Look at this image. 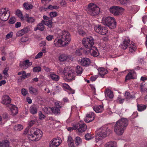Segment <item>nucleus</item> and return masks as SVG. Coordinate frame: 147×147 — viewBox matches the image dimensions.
<instances>
[{
  "instance_id": "54",
  "label": "nucleus",
  "mask_w": 147,
  "mask_h": 147,
  "mask_svg": "<svg viewBox=\"0 0 147 147\" xmlns=\"http://www.w3.org/2000/svg\"><path fill=\"white\" fill-rule=\"evenodd\" d=\"M59 8V7L58 6H52L51 5H49L48 8V9H57Z\"/></svg>"
},
{
  "instance_id": "33",
  "label": "nucleus",
  "mask_w": 147,
  "mask_h": 147,
  "mask_svg": "<svg viewBox=\"0 0 147 147\" xmlns=\"http://www.w3.org/2000/svg\"><path fill=\"white\" fill-rule=\"evenodd\" d=\"M50 78L53 81H57L59 79V76L54 73H51L50 75Z\"/></svg>"
},
{
  "instance_id": "49",
  "label": "nucleus",
  "mask_w": 147,
  "mask_h": 147,
  "mask_svg": "<svg viewBox=\"0 0 147 147\" xmlns=\"http://www.w3.org/2000/svg\"><path fill=\"white\" fill-rule=\"evenodd\" d=\"M93 138V136L90 133H88L85 135V138L86 140L92 139Z\"/></svg>"
},
{
  "instance_id": "57",
  "label": "nucleus",
  "mask_w": 147,
  "mask_h": 147,
  "mask_svg": "<svg viewBox=\"0 0 147 147\" xmlns=\"http://www.w3.org/2000/svg\"><path fill=\"white\" fill-rule=\"evenodd\" d=\"M13 35V32H10L7 34L6 36V39H7L12 37Z\"/></svg>"
},
{
  "instance_id": "26",
  "label": "nucleus",
  "mask_w": 147,
  "mask_h": 147,
  "mask_svg": "<svg viewBox=\"0 0 147 147\" xmlns=\"http://www.w3.org/2000/svg\"><path fill=\"white\" fill-rule=\"evenodd\" d=\"M93 110L96 113H101L104 110L103 107L101 105L96 106L93 107Z\"/></svg>"
},
{
  "instance_id": "8",
  "label": "nucleus",
  "mask_w": 147,
  "mask_h": 147,
  "mask_svg": "<svg viewBox=\"0 0 147 147\" xmlns=\"http://www.w3.org/2000/svg\"><path fill=\"white\" fill-rule=\"evenodd\" d=\"M128 125V121L125 118H122L117 121L115 125V129H123Z\"/></svg>"
},
{
  "instance_id": "38",
  "label": "nucleus",
  "mask_w": 147,
  "mask_h": 147,
  "mask_svg": "<svg viewBox=\"0 0 147 147\" xmlns=\"http://www.w3.org/2000/svg\"><path fill=\"white\" fill-rule=\"evenodd\" d=\"M84 28L80 26L78 28V32L79 34L82 36H85L86 34V32L83 30Z\"/></svg>"
},
{
  "instance_id": "40",
  "label": "nucleus",
  "mask_w": 147,
  "mask_h": 147,
  "mask_svg": "<svg viewBox=\"0 0 147 147\" xmlns=\"http://www.w3.org/2000/svg\"><path fill=\"white\" fill-rule=\"evenodd\" d=\"M117 3L121 5L125 6L128 3L129 0H117Z\"/></svg>"
},
{
  "instance_id": "2",
  "label": "nucleus",
  "mask_w": 147,
  "mask_h": 147,
  "mask_svg": "<svg viewBox=\"0 0 147 147\" xmlns=\"http://www.w3.org/2000/svg\"><path fill=\"white\" fill-rule=\"evenodd\" d=\"M30 129H26L24 134L28 133L29 139L32 141H37L41 138L42 136V132L40 129H36V131L32 132Z\"/></svg>"
},
{
  "instance_id": "60",
  "label": "nucleus",
  "mask_w": 147,
  "mask_h": 147,
  "mask_svg": "<svg viewBox=\"0 0 147 147\" xmlns=\"http://www.w3.org/2000/svg\"><path fill=\"white\" fill-rule=\"evenodd\" d=\"M22 94L24 96H25L28 93V91L25 89L23 88L21 90Z\"/></svg>"
},
{
  "instance_id": "24",
  "label": "nucleus",
  "mask_w": 147,
  "mask_h": 147,
  "mask_svg": "<svg viewBox=\"0 0 147 147\" xmlns=\"http://www.w3.org/2000/svg\"><path fill=\"white\" fill-rule=\"evenodd\" d=\"M105 93L106 97L107 96L111 99L113 98L114 95L111 90L109 88L106 89L105 91Z\"/></svg>"
},
{
  "instance_id": "7",
  "label": "nucleus",
  "mask_w": 147,
  "mask_h": 147,
  "mask_svg": "<svg viewBox=\"0 0 147 147\" xmlns=\"http://www.w3.org/2000/svg\"><path fill=\"white\" fill-rule=\"evenodd\" d=\"M82 43L86 48L89 49L94 46V40L91 36L84 38L82 40Z\"/></svg>"
},
{
  "instance_id": "11",
  "label": "nucleus",
  "mask_w": 147,
  "mask_h": 147,
  "mask_svg": "<svg viewBox=\"0 0 147 147\" xmlns=\"http://www.w3.org/2000/svg\"><path fill=\"white\" fill-rule=\"evenodd\" d=\"M87 54H89L93 57H97L99 55V53L97 48L94 46L89 49V50H87Z\"/></svg>"
},
{
  "instance_id": "20",
  "label": "nucleus",
  "mask_w": 147,
  "mask_h": 147,
  "mask_svg": "<svg viewBox=\"0 0 147 147\" xmlns=\"http://www.w3.org/2000/svg\"><path fill=\"white\" fill-rule=\"evenodd\" d=\"M80 63L81 65L87 67L90 63V60L89 58H84L81 59Z\"/></svg>"
},
{
  "instance_id": "41",
  "label": "nucleus",
  "mask_w": 147,
  "mask_h": 147,
  "mask_svg": "<svg viewBox=\"0 0 147 147\" xmlns=\"http://www.w3.org/2000/svg\"><path fill=\"white\" fill-rule=\"evenodd\" d=\"M74 141L75 143L77 146H78L82 144V140L79 137H76L75 138Z\"/></svg>"
},
{
  "instance_id": "1",
  "label": "nucleus",
  "mask_w": 147,
  "mask_h": 147,
  "mask_svg": "<svg viewBox=\"0 0 147 147\" xmlns=\"http://www.w3.org/2000/svg\"><path fill=\"white\" fill-rule=\"evenodd\" d=\"M59 39H56L54 45L57 47L66 46L68 45L71 40L70 34L67 31H62L59 35Z\"/></svg>"
},
{
  "instance_id": "21",
  "label": "nucleus",
  "mask_w": 147,
  "mask_h": 147,
  "mask_svg": "<svg viewBox=\"0 0 147 147\" xmlns=\"http://www.w3.org/2000/svg\"><path fill=\"white\" fill-rule=\"evenodd\" d=\"M130 40L128 37L126 38L124 40L123 43L121 44L120 45L121 48L125 49H126L128 46L129 45Z\"/></svg>"
},
{
  "instance_id": "15",
  "label": "nucleus",
  "mask_w": 147,
  "mask_h": 147,
  "mask_svg": "<svg viewBox=\"0 0 147 147\" xmlns=\"http://www.w3.org/2000/svg\"><path fill=\"white\" fill-rule=\"evenodd\" d=\"M59 108L56 107H54L51 108L50 107H48L46 108L48 110L46 113L47 114L50 113V111H52V112L56 115L59 114L60 113V111Z\"/></svg>"
},
{
  "instance_id": "61",
  "label": "nucleus",
  "mask_w": 147,
  "mask_h": 147,
  "mask_svg": "<svg viewBox=\"0 0 147 147\" xmlns=\"http://www.w3.org/2000/svg\"><path fill=\"white\" fill-rule=\"evenodd\" d=\"M43 54L41 52H39L35 57V59H38L41 58Z\"/></svg>"
},
{
  "instance_id": "47",
  "label": "nucleus",
  "mask_w": 147,
  "mask_h": 147,
  "mask_svg": "<svg viewBox=\"0 0 147 147\" xmlns=\"http://www.w3.org/2000/svg\"><path fill=\"white\" fill-rule=\"evenodd\" d=\"M42 22L44 23V24L47 25L49 27H51L52 26V22L51 20H49L48 21H42Z\"/></svg>"
},
{
  "instance_id": "6",
  "label": "nucleus",
  "mask_w": 147,
  "mask_h": 147,
  "mask_svg": "<svg viewBox=\"0 0 147 147\" xmlns=\"http://www.w3.org/2000/svg\"><path fill=\"white\" fill-rule=\"evenodd\" d=\"M110 12L115 16L122 15L125 10L123 8L118 6H113L109 9Z\"/></svg>"
},
{
  "instance_id": "10",
  "label": "nucleus",
  "mask_w": 147,
  "mask_h": 147,
  "mask_svg": "<svg viewBox=\"0 0 147 147\" xmlns=\"http://www.w3.org/2000/svg\"><path fill=\"white\" fill-rule=\"evenodd\" d=\"M94 29L96 32L102 35L106 34L108 32L106 27H102L100 25L94 26Z\"/></svg>"
},
{
  "instance_id": "46",
  "label": "nucleus",
  "mask_w": 147,
  "mask_h": 147,
  "mask_svg": "<svg viewBox=\"0 0 147 147\" xmlns=\"http://www.w3.org/2000/svg\"><path fill=\"white\" fill-rule=\"evenodd\" d=\"M116 134L118 135H122L124 132L123 129H114Z\"/></svg>"
},
{
  "instance_id": "9",
  "label": "nucleus",
  "mask_w": 147,
  "mask_h": 147,
  "mask_svg": "<svg viewBox=\"0 0 147 147\" xmlns=\"http://www.w3.org/2000/svg\"><path fill=\"white\" fill-rule=\"evenodd\" d=\"M10 15L9 11L7 8L0 9V19L3 21L7 20Z\"/></svg>"
},
{
  "instance_id": "28",
  "label": "nucleus",
  "mask_w": 147,
  "mask_h": 147,
  "mask_svg": "<svg viewBox=\"0 0 147 147\" xmlns=\"http://www.w3.org/2000/svg\"><path fill=\"white\" fill-rule=\"evenodd\" d=\"M83 52L87 54V49L86 50L85 49L82 48H81L80 49H78L76 50L75 53L76 55L80 56L82 55Z\"/></svg>"
},
{
  "instance_id": "3",
  "label": "nucleus",
  "mask_w": 147,
  "mask_h": 147,
  "mask_svg": "<svg viewBox=\"0 0 147 147\" xmlns=\"http://www.w3.org/2000/svg\"><path fill=\"white\" fill-rule=\"evenodd\" d=\"M101 22L111 29H113L116 27V22L115 18L113 17H104L102 20Z\"/></svg>"
},
{
  "instance_id": "56",
  "label": "nucleus",
  "mask_w": 147,
  "mask_h": 147,
  "mask_svg": "<svg viewBox=\"0 0 147 147\" xmlns=\"http://www.w3.org/2000/svg\"><path fill=\"white\" fill-rule=\"evenodd\" d=\"M49 15L51 18H53L57 16V13L56 12H52L50 13Z\"/></svg>"
},
{
  "instance_id": "39",
  "label": "nucleus",
  "mask_w": 147,
  "mask_h": 147,
  "mask_svg": "<svg viewBox=\"0 0 147 147\" xmlns=\"http://www.w3.org/2000/svg\"><path fill=\"white\" fill-rule=\"evenodd\" d=\"M29 89L30 92L32 94L36 95L38 93L37 90L32 86L30 87Z\"/></svg>"
},
{
  "instance_id": "30",
  "label": "nucleus",
  "mask_w": 147,
  "mask_h": 147,
  "mask_svg": "<svg viewBox=\"0 0 147 147\" xmlns=\"http://www.w3.org/2000/svg\"><path fill=\"white\" fill-rule=\"evenodd\" d=\"M62 86L64 89L70 91L69 93V94H74L75 93V91L71 89L69 85L66 83H63L62 84Z\"/></svg>"
},
{
  "instance_id": "29",
  "label": "nucleus",
  "mask_w": 147,
  "mask_h": 147,
  "mask_svg": "<svg viewBox=\"0 0 147 147\" xmlns=\"http://www.w3.org/2000/svg\"><path fill=\"white\" fill-rule=\"evenodd\" d=\"M9 145L10 142L7 140L0 141V147H8Z\"/></svg>"
},
{
  "instance_id": "31",
  "label": "nucleus",
  "mask_w": 147,
  "mask_h": 147,
  "mask_svg": "<svg viewBox=\"0 0 147 147\" xmlns=\"http://www.w3.org/2000/svg\"><path fill=\"white\" fill-rule=\"evenodd\" d=\"M29 110L31 114H35L37 112V109L36 106L32 105L30 107Z\"/></svg>"
},
{
  "instance_id": "25",
  "label": "nucleus",
  "mask_w": 147,
  "mask_h": 147,
  "mask_svg": "<svg viewBox=\"0 0 147 147\" xmlns=\"http://www.w3.org/2000/svg\"><path fill=\"white\" fill-rule=\"evenodd\" d=\"M25 18L26 21L29 23H32L34 22L35 21V19L34 18L30 17L29 15L28 14H26L24 16Z\"/></svg>"
},
{
  "instance_id": "35",
  "label": "nucleus",
  "mask_w": 147,
  "mask_h": 147,
  "mask_svg": "<svg viewBox=\"0 0 147 147\" xmlns=\"http://www.w3.org/2000/svg\"><path fill=\"white\" fill-rule=\"evenodd\" d=\"M67 58V56L66 54H62L60 55L59 59L60 61L63 62L65 61Z\"/></svg>"
},
{
  "instance_id": "63",
  "label": "nucleus",
  "mask_w": 147,
  "mask_h": 147,
  "mask_svg": "<svg viewBox=\"0 0 147 147\" xmlns=\"http://www.w3.org/2000/svg\"><path fill=\"white\" fill-rule=\"evenodd\" d=\"M74 142V140L72 139V137L69 136L68 137V139H67V143H69L70 142Z\"/></svg>"
},
{
  "instance_id": "59",
  "label": "nucleus",
  "mask_w": 147,
  "mask_h": 147,
  "mask_svg": "<svg viewBox=\"0 0 147 147\" xmlns=\"http://www.w3.org/2000/svg\"><path fill=\"white\" fill-rule=\"evenodd\" d=\"M54 38L53 36L49 35L46 37V39L48 41L51 40Z\"/></svg>"
},
{
  "instance_id": "48",
  "label": "nucleus",
  "mask_w": 147,
  "mask_h": 147,
  "mask_svg": "<svg viewBox=\"0 0 147 147\" xmlns=\"http://www.w3.org/2000/svg\"><path fill=\"white\" fill-rule=\"evenodd\" d=\"M24 6L27 10L30 9L32 8L33 6L32 5L25 3L24 4Z\"/></svg>"
},
{
  "instance_id": "27",
  "label": "nucleus",
  "mask_w": 147,
  "mask_h": 147,
  "mask_svg": "<svg viewBox=\"0 0 147 147\" xmlns=\"http://www.w3.org/2000/svg\"><path fill=\"white\" fill-rule=\"evenodd\" d=\"M98 71L99 74L102 78H103L104 76L107 73V70L103 67L99 68L98 69Z\"/></svg>"
},
{
  "instance_id": "18",
  "label": "nucleus",
  "mask_w": 147,
  "mask_h": 147,
  "mask_svg": "<svg viewBox=\"0 0 147 147\" xmlns=\"http://www.w3.org/2000/svg\"><path fill=\"white\" fill-rule=\"evenodd\" d=\"M8 107L11 111L12 115H15L18 113V108L14 105L11 104H9Z\"/></svg>"
},
{
  "instance_id": "19",
  "label": "nucleus",
  "mask_w": 147,
  "mask_h": 147,
  "mask_svg": "<svg viewBox=\"0 0 147 147\" xmlns=\"http://www.w3.org/2000/svg\"><path fill=\"white\" fill-rule=\"evenodd\" d=\"M8 107L11 111L12 115H15L18 113V108L14 105L11 104H9Z\"/></svg>"
},
{
  "instance_id": "22",
  "label": "nucleus",
  "mask_w": 147,
  "mask_h": 147,
  "mask_svg": "<svg viewBox=\"0 0 147 147\" xmlns=\"http://www.w3.org/2000/svg\"><path fill=\"white\" fill-rule=\"evenodd\" d=\"M86 125L81 121L79 122L76 125L74 126V127H69L68 129H86Z\"/></svg>"
},
{
  "instance_id": "23",
  "label": "nucleus",
  "mask_w": 147,
  "mask_h": 147,
  "mask_svg": "<svg viewBox=\"0 0 147 147\" xmlns=\"http://www.w3.org/2000/svg\"><path fill=\"white\" fill-rule=\"evenodd\" d=\"M32 64V63L31 62H29L28 60H26L23 62L22 64H20V65L21 67H22L24 69H25L31 65Z\"/></svg>"
},
{
  "instance_id": "64",
  "label": "nucleus",
  "mask_w": 147,
  "mask_h": 147,
  "mask_svg": "<svg viewBox=\"0 0 147 147\" xmlns=\"http://www.w3.org/2000/svg\"><path fill=\"white\" fill-rule=\"evenodd\" d=\"M35 121H31L29 122L28 123V127H30L35 123Z\"/></svg>"
},
{
  "instance_id": "43",
  "label": "nucleus",
  "mask_w": 147,
  "mask_h": 147,
  "mask_svg": "<svg viewBox=\"0 0 147 147\" xmlns=\"http://www.w3.org/2000/svg\"><path fill=\"white\" fill-rule=\"evenodd\" d=\"M136 49V47L135 45L133 43L131 44L129 47V51L130 52L132 53L135 51Z\"/></svg>"
},
{
  "instance_id": "32",
  "label": "nucleus",
  "mask_w": 147,
  "mask_h": 147,
  "mask_svg": "<svg viewBox=\"0 0 147 147\" xmlns=\"http://www.w3.org/2000/svg\"><path fill=\"white\" fill-rule=\"evenodd\" d=\"M117 143L115 142L110 141L106 143L104 147H116Z\"/></svg>"
},
{
  "instance_id": "5",
  "label": "nucleus",
  "mask_w": 147,
  "mask_h": 147,
  "mask_svg": "<svg viewBox=\"0 0 147 147\" xmlns=\"http://www.w3.org/2000/svg\"><path fill=\"white\" fill-rule=\"evenodd\" d=\"M64 78L68 80H71L74 79L75 73L71 68L65 67L62 72Z\"/></svg>"
},
{
  "instance_id": "51",
  "label": "nucleus",
  "mask_w": 147,
  "mask_h": 147,
  "mask_svg": "<svg viewBox=\"0 0 147 147\" xmlns=\"http://www.w3.org/2000/svg\"><path fill=\"white\" fill-rule=\"evenodd\" d=\"M24 32L22 29L18 31L16 33V36H21L24 34Z\"/></svg>"
},
{
  "instance_id": "44",
  "label": "nucleus",
  "mask_w": 147,
  "mask_h": 147,
  "mask_svg": "<svg viewBox=\"0 0 147 147\" xmlns=\"http://www.w3.org/2000/svg\"><path fill=\"white\" fill-rule=\"evenodd\" d=\"M125 96L127 99L130 98H135V96L134 95H131L130 93L128 92H126Z\"/></svg>"
},
{
  "instance_id": "13",
  "label": "nucleus",
  "mask_w": 147,
  "mask_h": 147,
  "mask_svg": "<svg viewBox=\"0 0 147 147\" xmlns=\"http://www.w3.org/2000/svg\"><path fill=\"white\" fill-rule=\"evenodd\" d=\"M97 134L98 136L102 138H104L111 133L110 129H99Z\"/></svg>"
},
{
  "instance_id": "42",
  "label": "nucleus",
  "mask_w": 147,
  "mask_h": 147,
  "mask_svg": "<svg viewBox=\"0 0 147 147\" xmlns=\"http://www.w3.org/2000/svg\"><path fill=\"white\" fill-rule=\"evenodd\" d=\"M138 111H142L145 110L146 108V106L144 105H138Z\"/></svg>"
},
{
  "instance_id": "37",
  "label": "nucleus",
  "mask_w": 147,
  "mask_h": 147,
  "mask_svg": "<svg viewBox=\"0 0 147 147\" xmlns=\"http://www.w3.org/2000/svg\"><path fill=\"white\" fill-rule=\"evenodd\" d=\"M16 15L20 19L21 21H24L25 18L23 16L22 14L21 11L19 10H17L16 12Z\"/></svg>"
},
{
  "instance_id": "16",
  "label": "nucleus",
  "mask_w": 147,
  "mask_h": 147,
  "mask_svg": "<svg viewBox=\"0 0 147 147\" xmlns=\"http://www.w3.org/2000/svg\"><path fill=\"white\" fill-rule=\"evenodd\" d=\"M136 76V73L134 70H130L129 73L126 76L125 81H126L128 80L135 78Z\"/></svg>"
},
{
  "instance_id": "4",
  "label": "nucleus",
  "mask_w": 147,
  "mask_h": 147,
  "mask_svg": "<svg viewBox=\"0 0 147 147\" xmlns=\"http://www.w3.org/2000/svg\"><path fill=\"white\" fill-rule=\"evenodd\" d=\"M86 10L88 13L91 15L95 16L98 13L100 9L96 4L91 3L88 5Z\"/></svg>"
},
{
  "instance_id": "53",
  "label": "nucleus",
  "mask_w": 147,
  "mask_h": 147,
  "mask_svg": "<svg viewBox=\"0 0 147 147\" xmlns=\"http://www.w3.org/2000/svg\"><path fill=\"white\" fill-rule=\"evenodd\" d=\"M141 89L145 90L147 89V84H145L144 83H142L140 85Z\"/></svg>"
},
{
  "instance_id": "50",
  "label": "nucleus",
  "mask_w": 147,
  "mask_h": 147,
  "mask_svg": "<svg viewBox=\"0 0 147 147\" xmlns=\"http://www.w3.org/2000/svg\"><path fill=\"white\" fill-rule=\"evenodd\" d=\"M124 100V99L122 98L121 96H119L117 100V102L119 103H123Z\"/></svg>"
},
{
  "instance_id": "58",
  "label": "nucleus",
  "mask_w": 147,
  "mask_h": 147,
  "mask_svg": "<svg viewBox=\"0 0 147 147\" xmlns=\"http://www.w3.org/2000/svg\"><path fill=\"white\" fill-rule=\"evenodd\" d=\"M24 33H26L30 31V27L29 26H26L23 29Z\"/></svg>"
},
{
  "instance_id": "62",
  "label": "nucleus",
  "mask_w": 147,
  "mask_h": 147,
  "mask_svg": "<svg viewBox=\"0 0 147 147\" xmlns=\"http://www.w3.org/2000/svg\"><path fill=\"white\" fill-rule=\"evenodd\" d=\"M39 119H44L45 117V116L42 114L41 111L39 112Z\"/></svg>"
},
{
  "instance_id": "17",
  "label": "nucleus",
  "mask_w": 147,
  "mask_h": 147,
  "mask_svg": "<svg viewBox=\"0 0 147 147\" xmlns=\"http://www.w3.org/2000/svg\"><path fill=\"white\" fill-rule=\"evenodd\" d=\"M11 101V99L8 95H4L2 97L1 102L5 105H9L10 104Z\"/></svg>"
},
{
  "instance_id": "52",
  "label": "nucleus",
  "mask_w": 147,
  "mask_h": 147,
  "mask_svg": "<svg viewBox=\"0 0 147 147\" xmlns=\"http://www.w3.org/2000/svg\"><path fill=\"white\" fill-rule=\"evenodd\" d=\"M41 67L40 66L34 67L33 68V71L34 72H37L41 71Z\"/></svg>"
},
{
  "instance_id": "36",
  "label": "nucleus",
  "mask_w": 147,
  "mask_h": 147,
  "mask_svg": "<svg viewBox=\"0 0 147 147\" xmlns=\"http://www.w3.org/2000/svg\"><path fill=\"white\" fill-rule=\"evenodd\" d=\"M83 70V69L82 67L79 65L77 66L76 68V71L78 75H80L82 73Z\"/></svg>"
},
{
  "instance_id": "55",
  "label": "nucleus",
  "mask_w": 147,
  "mask_h": 147,
  "mask_svg": "<svg viewBox=\"0 0 147 147\" xmlns=\"http://www.w3.org/2000/svg\"><path fill=\"white\" fill-rule=\"evenodd\" d=\"M16 22V19L15 18L12 17L9 20V22L10 24H13Z\"/></svg>"
},
{
  "instance_id": "34",
  "label": "nucleus",
  "mask_w": 147,
  "mask_h": 147,
  "mask_svg": "<svg viewBox=\"0 0 147 147\" xmlns=\"http://www.w3.org/2000/svg\"><path fill=\"white\" fill-rule=\"evenodd\" d=\"M22 74V76H21V79H25L26 78L28 77L30 75V74L28 73L26 74V72L25 71H20L18 73V75H20Z\"/></svg>"
},
{
  "instance_id": "12",
  "label": "nucleus",
  "mask_w": 147,
  "mask_h": 147,
  "mask_svg": "<svg viewBox=\"0 0 147 147\" xmlns=\"http://www.w3.org/2000/svg\"><path fill=\"white\" fill-rule=\"evenodd\" d=\"M62 140L60 138L57 137L53 139L49 145V147H58L61 143Z\"/></svg>"
},
{
  "instance_id": "45",
  "label": "nucleus",
  "mask_w": 147,
  "mask_h": 147,
  "mask_svg": "<svg viewBox=\"0 0 147 147\" xmlns=\"http://www.w3.org/2000/svg\"><path fill=\"white\" fill-rule=\"evenodd\" d=\"M44 24V23L42 22V21L41 23L37 25V28L40 30L42 31L45 28Z\"/></svg>"
},
{
  "instance_id": "14",
  "label": "nucleus",
  "mask_w": 147,
  "mask_h": 147,
  "mask_svg": "<svg viewBox=\"0 0 147 147\" xmlns=\"http://www.w3.org/2000/svg\"><path fill=\"white\" fill-rule=\"evenodd\" d=\"M95 116V115L94 113L90 112L86 115L84 120L87 123L90 122L94 119Z\"/></svg>"
}]
</instances>
